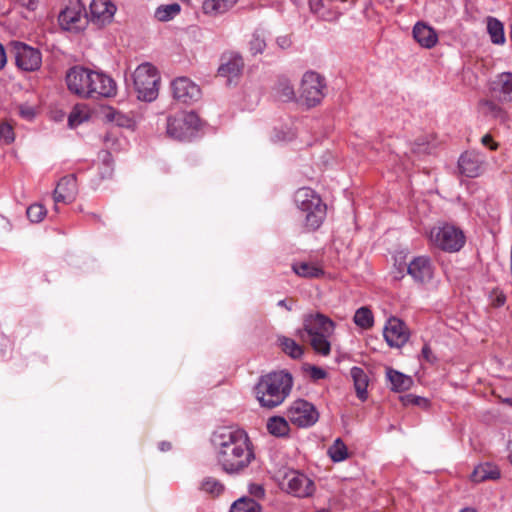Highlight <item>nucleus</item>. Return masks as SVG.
Segmentation results:
<instances>
[{
	"instance_id": "f257e3e1",
	"label": "nucleus",
	"mask_w": 512,
	"mask_h": 512,
	"mask_svg": "<svg viewBox=\"0 0 512 512\" xmlns=\"http://www.w3.org/2000/svg\"><path fill=\"white\" fill-rule=\"evenodd\" d=\"M215 459L228 475L242 474L255 459L247 433L236 427H220L211 436Z\"/></svg>"
},
{
	"instance_id": "f03ea898",
	"label": "nucleus",
	"mask_w": 512,
	"mask_h": 512,
	"mask_svg": "<svg viewBox=\"0 0 512 512\" xmlns=\"http://www.w3.org/2000/svg\"><path fill=\"white\" fill-rule=\"evenodd\" d=\"M293 379L284 371L262 376L254 387V395L263 408L272 409L281 405L289 396Z\"/></svg>"
},
{
	"instance_id": "7ed1b4c3",
	"label": "nucleus",
	"mask_w": 512,
	"mask_h": 512,
	"mask_svg": "<svg viewBox=\"0 0 512 512\" xmlns=\"http://www.w3.org/2000/svg\"><path fill=\"white\" fill-rule=\"evenodd\" d=\"M303 327L315 352L327 356L331 351L329 338L334 333L335 323L324 314L314 313L305 316Z\"/></svg>"
},
{
	"instance_id": "20e7f679",
	"label": "nucleus",
	"mask_w": 512,
	"mask_h": 512,
	"mask_svg": "<svg viewBox=\"0 0 512 512\" xmlns=\"http://www.w3.org/2000/svg\"><path fill=\"white\" fill-rule=\"evenodd\" d=\"M294 200L305 227L308 230L318 229L326 217V205L320 196L314 190L303 187L296 191Z\"/></svg>"
},
{
	"instance_id": "39448f33",
	"label": "nucleus",
	"mask_w": 512,
	"mask_h": 512,
	"mask_svg": "<svg viewBox=\"0 0 512 512\" xmlns=\"http://www.w3.org/2000/svg\"><path fill=\"white\" fill-rule=\"evenodd\" d=\"M160 77L158 71L150 63L140 64L133 73L134 89L140 100L151 102L158 96Z\"/></svg>"
},
{
	"instance_id": "423d86ee",
	"label": "nucleus",
	"mask_w": 512,
	"mask_h": 512,
	"mask_svg": "<svg viewBox=\"0 0 512 512\" xmlns=\"http://www.w3.org/2000/svg\"><path fill=\"white\" fill-rule=\"evenodd\" d=\"M429 240L435 247L446 252H457L465 244V235L458 227L443 223L432 227Z\"/></svg>"
},
{
	"instance_id": "0eeeda50",
	"label": "nucleus",
	"mask_w": 512,
	"mask_h": 512,
	"mask_svg": "<svg viewBox=\"0 0 512 512\" xmlns=\"http://www.w3.org/2000/svg\"><path fill=\"white\" fill-rule=\"evenodd\" d=\"M58 22L65 31L75 34L84 31L89 22L85 6L80 0H65Z\"/></svg>"
},
{
	"instance_id": "6e6552de",
	"label": "nucleus",
	"mask_w": 512,
	"mask_h": 512,
	"mask_svg": "<svg viewBox=\"0 0 512 512\" xmlns=\"http://www.w3.org/2000/svg\"><path fill=\"white\" fill-rule=\"evenodd\" d=\"M200 128V119L193 112H182L167 119V133L177 140L192 138Z\"/></svg>"
},
{
	"instance_id": "1a4fd4ad",
	"label": "nucleus",
	"mask_w": 512,
	"mask_h": 512,
	"mask_svg": "<svg viewBox=\"0 0 512 512\" xmlns=\"http://www.w3.org/2000/svg\"><path fill=\"white\" fill-rule=\"evenodd\" d=\"M279 485L285 492L299 498H306L315 492L314 482L305 474L287 470L278 476Z\"/></svg>"
},
{
	"instance_id": "9d476101",
	"label": "nucleus",
	"mask_w": 512,
	"mask_h": 512,
	"mask_svg": "<svg viewBox=\"0 0 512 512\" xmlns=\"http://www.w3.org/2000/svg\"><path fill=\"white\" fill-rule=\"evenodd\" d=\"M286 417L293 425L299 428H307L313 426L318 421L319 412L307 400L297 399L287 408Z\"/></svg>"
},
{
	"instance_id": "9b49d317",
	"label": "nucleus",
	"mask_w": 512,
	"mask_h": 512,
	"mask_svg": "<svg viewBox=\"0 0 512 512\" xmlns=\"http://www.w3.org/2000/svg\"><path fill=\"white\" fill-rule=\"evenodd\" d=\"M324 79L316 72H306L300 86V98L308 107L316 106L324 97Z\"/></svg>"
},
{
	"instance_id": "f8f14e48",
	"label": "nucleus",
	"mask_w": 512,
	"mask_h": 512,
	"mask_svg": "<svg viewBox=\"0 0 512 512\" xmlns=\"http://www.w3.org/2000/svg\"><path fill=\"white\" fill-rule=\"evenodd\" d=\"M12 53L15 58L16 66L27 72L36 71L41 67V52L22 42H12Z\"/></svg>"
},
{
	"instance_id": "ddd939ff",
	"label": "nucleus",
	"mask_w": 512,
	"mask_h": 512,
	"mask_svg": "<svg viewBox=\"0 0 512 512\" xmlns=\"http://www.w3.org/2000/svg\"><path fill=\"white\" fill-rule=\"evenodd\" d=\"M352 4V0H309L311 11L326 21L336 20Z\"/></svg>"
},
{
	"instance_id": "4468645a",
	"label": "nucleus",
	"mask_w": 512,
	"mask_h": 512,
	"mask_svg": "<svg viewBox=\"0 0 512 512\" xmlns=\"http://www.w3.org/2000/svg\"><path fill=\"white\" fill-rule=\"evenodd\" d=\"M92 70L74 66L66 74V83L70 92L84 98L91 97L90 81Z\"/></svg>"
},
{
	"instance_id": "2eb2a0df",
	"label": "nucleus",
	"mask_w": 512,
	"mask_h": 512,
	"mask_svg": "<svg viewBox=\"0 0 512 512\" xmlns=\"http://www.w3.org/2000/svg\"><path fill=\"white\" fill-rule=\"evenodd\" d=\"M383 336L390 347L401 348L409 340L410 332L401 319L392 316L386 321Z\"/></svg>"
},
{
	"instance_id": "dca6fc26",
	"label": "nucleus",
	"mask_w": 512,
	"mask_h": 512,
	"mask_svg": "<svg viewBox=\"0 0 512 512\" xmlns=\"http://www.w3.org/2000/svg\"><path fill=\"white\" fill-rule=\"evenodd\" d=\"M171 88L174 98L183 103H192L201 97L199 86L184 76L174 79Z\"/></svg>"
},
{
	"instance_id": "f3484780",
	"label": "nucleus",
	"mask_w": 512,
	"mask_h": 512,
	"mask_svg": "<svg viewBox=\"0 0 512 512\" xmlns=\"http://www.w3.org/2000/svg\"><path fill=\"white\" fill-rule=\"evenodd\" d=\"M90 81L91 97H113L117 93V86L115 81L99 71L92 70Z\"/></svg>"
},
{
	"instance_id": "a211bd4d",
	"label": "nucleus",
	"mask_w": 512,
	"mask_h": 512,
	"mask_svg": "<svg viewBox=\"0 0 512 512\" xmlns=\"http://www.w3.org/2000/svg\"><path fill=\"white\" fill-rule=\"evenodd\" d=\"M116 6L111 0H92L90 3V21L103 26L110 23L116 13Z\"/></svg>"
},
{
	"instance_id": "6ab92c4d",
	"label": "nucleus",
	"mask_w": 512,
	"mask_h": 512,
	"mask_svg": "<svg viewBox=\"0 0 512 512\" xmlns=\"http://www.w3.org/2000/svg\"><path fill=\"white\" fill-rule=\"evenodd\" d=\"M408 274L415 282H429L434 275V267L429 257H415L408 265Z\"/></svg>"
},
{
	"instance_id": "aec40b11",
	"label": "nucleus",
	"mask_w": 512,
	"mask_h": 512,
	"mask_svg": "<svg viewBox=\"0 0 512 512\" xmlns=\"http://www.w3.org/2000/svg\"><path fill=\"white\" fill-rule=\"evenodd\" d=\"M484 157L474 151L463 153L458 160V168L462 175L475 178L483 170Z\"/></svg>"
},
{
	"instance_id": "412c9836",
	"label": "nucleus",
	"mask_w": 512,
	"mask_h": 512,
	"mask_svg": "<svg viewBox=\"0 0 512 512\" xmlns=\"http://www.w3.org/2000/svg\"><path fill=\"white\" fill-rule=\"evenodd\" d=\"M491 92L493 97L502 103L512 102V73L499 74L491 84Z\"/></svg>"
},
{
	"instance_id": "4be33fe9",
	"label": "nucleus",
	"mask_w": 512,
	"mask_h": 512,
	"mask_svg": "<svg viewBox=\"0 0 512 512\" xmlns=\"http://www.w3.org/2000/svg\"><path fill=\"white\" fill-rule=\"evenodd\" d=\"M414 40L425 49H431L438 43L437 32L424 22H417L412 30Z\"/></svg>"
},
{
	"instance_id": "5701e85b",
	"label": "nucleus",
	"mask_w": 512,
	"mask_h": 512,
	"mask_svg": "<svg viewBox=\"0 0 512 512\" xmlns=\"http://www.w3.org/2000/svg\"><path fill=\"white\" fill-rule=\"evenodd\" d=\"M77 193L76 178L73 175H68L60 179L54 191V201L59 202H72Z\"/></svg>"
},
{
	"instance_id": "b1692460",
	"label": "nucleus",
	"mask_w": 512,
	"mask_h": 512,
	"mask_svg": "<svg viewBox=\"0 0 512 512\" xmlns=\"http://www.w3.org/2000/svg\"><path fill=\"white\" fill-rule=\"evenodd\" d=\"M350 376L353 380L354 389L357 397L361 401H365L368 398V385L369 377L367 373L360 367L354 366L350 370Z\"/></svg>"
},
{
	"instance_id": "393cba45",
	"label": "nucleus",
	"mask_w": 512,
	"mask_h": 512,
	"mask_svg": "<svg viewBox=\"0 0 512 512\" xmlns=\"http://www.w3.org/2000/svg\"><path fill=\"white\" fill-rule=\"evenodd\" d=\"M500 477V470L491 463H483L475 467L470 479L474 483L484 482L486 480H496Z\"/></svg>"
},
{
	"instance_id": "a878e982",
	"label": "nucleus",
	"mask_w": 512,
	"mask_h": 512,
	"mask_svg": "<svg viewBox=\"0 0 512 512\" xmlns=\"http://www.w3.org/2000/svg\"><path fill=\"white\" fill-rule=\"evenodd\" d=\"M387 378L391 385V390L403 392L409 390L413 385V379L394 369L387 370Z\"/></svg>"
},
{
	"instance_id": "bb28decb",
	"label": "nucleus",
	"mask_w": 512,
	"mask_h": 512,
	"mask_svg": "<svg viewBox=\"0 0 512 512\" xmlns=\"http://www.w3.org/2000/svg\"><path fill=\"white\" fill-rule=\"evenodd\" d=\"M244 63L240 56H233L227 62L221 64L218 73L222 77L228 78L231 82L234 78L238 77L243 69Z\"/></svg>"
},
{
	"instance_id": "cd10ccee",
	"label": "nucleus",
	"mask_w": 512,
	"mask_h": 512,
	"mask_svg": "<svg viewBox=\"0 0 512 512\" xmlns=\"http://www.w3.org/2000/svg\"><path fill=\"white\" fill-rule=\"evenodd\" d=\"M239 0H204L203 12L207 15H219L231 9Z\"/></svg>"
},
{
	"instance_id": "c85d7f7f",
	"label": "nucleus",
	"mask_w": 512,
	"mask_h": 512,
	"mask_svg": "<svg viewBox=\"0 0 512 512\" xmlns=\"http://www.w3.org/2000/svg\"><path fill=\"white\" fill-rule=\"evenodd\" d=\"M292 269L298 276L304 278H318L324 273L322 267L312 262L295 263Z\"/></svg>"
},
{
	"instance_id": "c756f323",
	"label": "nucleus",
	"mask_w": 512,
	"mask_h": 512,
	"mask_svg": "<svg viewBox=\"0 0 512 512\" xmlns=\"http://www.w3.org/2000/svg\"><path fill=\"white\" fill-rule=\"evenodd\" d=\"M104 117L108 122L114 123L119 127L131 128L134 125V121L131 116L112 107H108L104 111Z\"/></svg>"
},
{
	"instance_id": "7c9ffc66",
	"label": "nucleus",
	"mask_w": 512,
	"mask_h": 512,
	"mask_svg": "<svg viewBox=\"0 0 512 512\" xmlns=\"http://www.w3.org/2000/svg\"><path fill=\"white\" fill-rule=\"evenodd\" d=\"M487 31L492 43L496 45H502L505 43L504 26L498 19L488 17Z\"/></svg>"
},
{
	"instance_id": "2f4dec72",
	"label": "nucleus",
	"mask_w": 512,
	"mask_h": 512,
	"mask_svg": "<svg viewBox=\"0 0 512 512\" xmlns=\"http://www.w3.org/2000/svg\"><path fill=\"white\" fill-rule=\"evenodd\" d=\"M268 431L277 437H282L288 434L289 424L284 417L274 416L267 422Z\"/></svg>"
},
{
	"instance_id": "473e14b6",
	"label": "nucleus",
	"mask_w": 512,
	"mask_h": 512,
	"mask_svg": "<svg viewBox=\"0 0 512 512\" xmlns=\"http://www.w3.org/2000/svg\"><path fill=\"white\" fill-rule=\"evenodd\" d=\"M89 119V110L85 105H76L72 109L69 117H68V125L70 128H76L80 124L88 121Z\"/></svg>"
},
{
	"instance_id": "72a5a7b5",
	"label": "nucleus",
	"mask_w": 512,
	"mask_h": 512,
	"mask_svg": "<svg viewBox=\"0 0 512 512\" xmlns=\"http://www.w3.org/2000/svg\"><path fill=\"white\" fill-rule=\"evenodd\" d=\"M354 323L362 329H370L374 324V316L372 311L367 307H360L354 314Z\"/></svg>"
},
{
	"instance_id": "f704fd0d",
	"label": "nucleus",
	"mask_w": 512,
	"mask_h": 512,
	"mask_svg": "<svg viewBox=\"0 0 512 512\" xmlns=\"http://www.w3.org/2000/svg\"><path fill=\"white\" fill-rule=\"evenodd\" d=\"M200 489L207 494L217 497L224 492L225 486L218 479L208 476L201 481Z\"/></svg>"
},
{
	"instance_id": "c9c22d12",
	"label": "nucleus",
	"mask_w": 512,
	"mask_h": 512,
	"mask_svg": "<svg viewBox=\"0 0 512 512\" xmlns=\"http://www.w3.org/2000/svg\"><path fill=\"white\" fill-rule=\"evenodd\" d=\"M230 512H261V506L251 498L242 497L232 504Z\"/></svg>"
},
{
	"instance_id": "e433bc0d",
	"label": "nucleus",
	"mask_w": 512,
	"mask_h": 512,
	"mask_svg": "<svg viewBox=\"0 0 512 512\" xmlns=\"http://www.w3.org/2000/svg\"><path fill=\"white\" fill-rule=\"evenodd\" d=\"M181 7L177 3L159 6L155 11V17L162 22L173 19L180 13Z\"/></svg>"
},
{
	"instance_id": "4c0bfd02",
	"label": "nucleus",
	"mask_w": 512,
	"mask_h": 512,
	"mask_svg": "<svg viewBox=\"0 0 512 512\" xmlns=\"http://www.w3.org/2000/svg\"><path fill=\"white\" fill-rule=\"evenodd\" d=\"M480 109L484 115L499 119L500 121H505L507 118L505 111L493 101L481 102Z\"/></svg>"
},
{
	"instance_id": "58836bf2",
	"label": "nucleus",
	"mask_w": 512,
	"mask_h": 512,
	"mask_svg": "<svg viewBox=\"0 0 512 512\" xmlns=\"http://www.w3.org/2000/svg\"><path fill=\"white\" fill-rule=\"evenodd\" d=\"M328 455L334 462H341L348 457L347 446L340 438H337L328 448Z\"/></svg>"
},
{
	"instance_id": "ea45409f",
	"label": "nucleus",
	"mask_w": 512,
	"mask_h": 512,
	"mask_svg": "<svg viewBox=\"0 0 512 512\" xmlns=\"http://www.w3.org/2000/svg\"><path fill=\"white\" fill-rule=\"evenodd\" d=\"M279 343L282 347V350L289 355L290 357L297 359L300 358L303 354L302 347L296 343L293 339L287 337H280Z\"/></svg>"
},
{
	"instance_id": "a19ab883",
	"label": "nucleus",
	"mask_w": 512,
	"mask_h": 512,
	"mask_svg": "<svg viewBox=\"0 0 512 512\" xmlns=\"http://www.w3.org/2000/svg\"><path fill=\"white\" fill-rule=\"evenodd\" d=\"M26 214L31 222L39 223L45 218L47 210L42 204L35 203L27 208Z\"/></svg>"
},
{
	"instance_id": "79ce46f5",
	"label": "nucleus",
	"mask_w": 512,
	"mask_h": 512,
	"mask_svg": "<svg viewBox=\"0 0 512 512\" xmlns=\"http://www.w3.org/2000/svg\"><path fill=\"white\" fill-rule=\"evenodd\" d=\"M265 48L266 41L264 39V36L259 32H255L249 42V50L251 54H260L264 51Z\"/></svg>"
},
{
	"instance_id": "37998d69",
	"label": "nucleus",
	"mask_w": 512,
	"mask_h": 512,
	"mask_svg": "<svg viewBox=\"0 0 512 512\" xmlns=\"http://www.w3.org/2000/svg\"><path fill=\"white\" fill-rule=\"evenodd\" d=\"M15 140V134L13 127L7 123L3 122L0 124V143L9 145Z\"/></svg>"
},
{
	"instance_id": "c03bdc74",
	"label": "nucleus",
	"mask_w": 512,
	"mask_h": 512,
	"mask_svg": "<svg viewBox=\"0 0 512 512\" xmlns=\"http://www.w3.org/2000/svg\"><path fill=\"white\" fill-rule=\"evenodd\" d=\"M277 93L282 101H290L295 98L293 87L287 81L279 83L277 87Z\"/></svg>"
},
{
	"instance_id": "a18cd8bd",
	"label": "nucleus",
	"mask_w": 512,
	"mask_h": 512,
	"mask_svg": "<svg viewBox=\"0 0 512 512\" xmlns=\"http://www.w3.org/2000/svg\"><path fill=\"white\" fill-rule=\"evenodd\" d=\"M401 402L405 406L416 405V406H420L423 408H426L429 405L428 399H426L424 397L412 395V394L401 396Z\"/></svg>"
},
{
	"instance_id": "49530a36",
	"label": "nucleus",
	"mask_w": 512,
	"mask_h": 512,
	"mask_svg": "<svg viewBox=\"0 0 512 512\" xmlns=\"http://www.w3.org/2000/svg\"><path fill=\"white\" fill-rule=\"evenodd\" d=\"M434 149V144L426 139H419L413 145V152L416 154H429Z\"/></svg>"
},
{
	"instance_id": "de8ad7c7",
	"label": "nucleus",
	"mask_w": 512,
	"mask_h": 512,
	"mask_svg": "<svg viewBox=\"0 0 512 512\" xmlns=\"http://www.w3.org/2000/svg\"><path fill=\"white\" fill-rule=\"evenodd\" d=\"M16 4H18L20 7L33 12L37 10L40 0H14Z\"/></svg>"
},
{
	"instance_id": "09e8293b",
	"label": "nucleus",
	"mask_w": 512,
	"mask_h": 512,
	"mask_svg": "<svg viewBox=\"0 0 512 512\" xmlns=\"http://www.w3.org/2000/svg\"><path fill=\"white\" fill-rule=\"evenodd\" d=\"M308 372H309L310 377L315 381H318V380H321V379H324L327 377V372L324 369L317 367V366H311L308 369Z\"/></svg>"
},
{
	"instance_id": "8fccbe9b",
	"label": "nucleus",
	"mask_w": 512,
	"mask_h": 512,
	"mask_svg": "<svg viewBox=\"0 0 512 512\" xmlns=\"http://www.w3.org/2000/svg\"><path fill=\"white\" fill-rule=\"evenodd\" d=\"M19 114L23 119L32 120L34 119L36 112L32 106L21 105L19 108Z\"/></svg>"
},
{
	"instance_id": "3c124183",
	"label": "nucleus",
	"mask_w": 512,
	"mask_h": 512,
	"mask_svg": "<svg viewBox=\"0 0 512 512\" xmlns=\"http://www.w3.org/2000/svg\"><path fill=\"white\" fill-rule=\"evenodd\" d=\"M249 493L256 498H263L265 496V490L263 486L259 484H251L249 486Z\"/></svg>"
},
{
	"instance_id": "603ef678",
	"label": "nucleus",
	"mask_w": 512,
	"mask_h": 512,
	"mask_svg": "<svg viewBox=\"0 0 512 512\" xmlns=\"http://www.w3.org/2000/svg\"><path fill=\"white\" fill-rule=\"evenodd\" d=\"M421 355L427 362H433L435 360L432 350L428 344H425L422 347Z\"/></svg>"
},
{
	"instance_id": "864d4df0",
	"label": "nucleus",
	"mask_w": 512,
	"mask_h": 512,
	"mask_svg": "<svg viewBox=\"0 0 512 512\" xmlns=\"http://www.w3.org/2000/svg\"><path fill=\"white\" fill-rule=\"evenodd\" d=\"M481 142L483 145L489 146L491 150H495L497 148V144L493 142L492 137L488 134L482 137Z\"/></svg>"
},
{
	"instance_id": "5fc2aeb1",
	"label": "nucleus",
	"mask_w": 512,
	"mask_h": 512,
	"mask_svg": "<svg viewBox=\"0 0 512 512\" xmlns=\"http://www.w3.org/2000/svg\"><path fill=\"white\" fill-rule=\"evenodd\" d=\"M109 158H110V154L108 152H105V155H104V158H103V162H104V166H105V174L106 176H110L111 173H112V166L109 162Z\"/></svg>"
},
{
	"instance_id": "6e6d98bb",
	"label": "nucleus",
	"mask_w": 512,
	"mask_h": 512,
	"mask_svg": "<svg viewBox=\"0 0 512 512\" xmlns=\"http://www.w3.org/2000/svg\"><path fill=\"white\" fill-rule=\"evenodd\" d=\"M277 44L280 48L286 49L290 46L291 40L287 36H281L277 38Z\"/></svg>"
},
{
	"instance_id": "4d7b16f0",
	"label": "nucleus",
	"mask_w": 512,
	"mask_h": 512,
	"mask_svg": "<svg viewBox=\"0 0 512 512\" xmlns=\"http://www.w3.org/2000/svg\"><path fill=\"white\" fill-rule=\"evenodd\" d=\"M7 61L5 49L2 44H0V70L5 66Z\"/></svg>"
},
{
	"instance_id": "13d9d810",
	"label": "nucleus",
	"mask_w": 512,
	"mask_h": 512,
	"mask_svg": "<svg viewBox=\"0 0 512 512\" xmlns=\"http://www.w3.org/2000/svg\"><path fill=\"white\" fill-rule=\"evenodd\" d=\"M505 300H506L505 296L503 294H499L496 296V298L494 300V305L497 307H500V306L504 305Z\"/></svg>"
},
{
	"instance_id": "bf43d9fd",
	"label": "nucleus",
	"mask_w": 512,
	"mask_h": 512,
	"mask_svg": "<svg viewBox=\"0 0 512 512\" xmlns=\"http://www.w3.org/2000/svg\"><path fill=\"white\" fill-rule=\"evenodd\" d=\"M277 305L279 307H283L285 309H287L288 311H291L292 310V305L290 304H287L286 300H280Z\"/></svg>"
},
{
	"instance_id": "052dcab7",
	"label": "nucleus",
	"mask_w": 512,
	"mask_h": 512,
	"mask_svg": "<svg viewBox=\"0 0 512 512\" xmlns=\"http://www.w3.org/2000/svg\"><path fill=\"white\" fill-rule=\"evenodd\" d=\"M159 448L161 451H168L171 449V444L169 442L164 441L159 444Z\"/></svg>"
},
{
	"instance_id": "680f3d73",
	"label": "nucleus",
	"mask_w": 512,
	"mask_h": 512,
	"mask_svg": "<svg viewBox=\"0 0 512 512\" xmlns=\"http://www.w3.org/2000/svg\"><path fill=\"white\" fill-rule=\"evenodd\" d=\"M460 512H476V510L473 508H464Z\"/></svg>"
},
{
	"instance_id": "e2e57ef3",
	"label": "nucleus",
	"mask_w": 512,
	"mask_h": 512,
	"mask_svg": "<svg viewBox=\"0 0 512 512\" xmlns=\"http://www.w3.org/2000/svg\"><path fill=\"white\" fill-rule=\"evenodd\" d=\"M507 402H509L512 405V399H507Z\"/></svg>"
},
{
	"instance_id": "0e129e2a",
	"label": "nucleus",
	"mask_w": 512,
	"mask_h": 512,
	"mask_svg": "<svg viewBox=\"0 0 512 512\" xmlns=\"http://www.w3.org/2000/svg\"><path fill=\"white\" fill-rule=\"evenodd\" d=\"M510 461L512 462V453H511V456H510Z\"/></svg>"
}]
</instances>
